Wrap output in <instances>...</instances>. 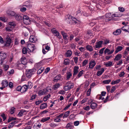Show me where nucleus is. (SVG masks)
Segmentation results:
<instances>
[{
	"instance_id": "1",
	"label": "nucleus",
	"mask_w": 129,
	"mask_h": 129,
	"mask_svg": "<svg viewBox=\"0 0 129 129\" xmlns=\"http://www.w3.org/2000/svg\"><path fill=\"white\" fill-rule=\"evenodd\" d=\"M66 21L68 23L70 24H75L79 23V21L77 19L71 16L68 15L66 16Z\"/></svg>"
},
{
	"instance_id": "2",
	"label": "nucleus",
	"mask_w": 129,
	"mask_h": 129,
	"mask_svg": "<svg viewBox=\"0 0 129 129\" xmlns=\"http://www.w3.org/2000/svg\"><path fill=\"white\" fill-rule=\"evenodd\" d=\"M36 70L35 69L27 70L26 71V76L27 78H30L32 75L36 72Z\"/></svg>"
},
{
	"instance_id": "3",
	"label": "nucleus",
	"mask_w": 129,
	"mask_h": 129,
	"mask_svg": "<svg viewBox=\"0 0 129 129\" xmlns=\"http://www.w3.org/2000/svg\"><path fill=\"white\" fill-rule=\"evenodd\" d=\"M74 87V83L71 82V81L67 82L66 85L63 87V89L66 91H68L73 88Z\"/></svg>"
},
{
	"instance_id": "4",
	"label": "nucleus",
	"mask_w": 129,
	"mask_h": 129,
	"mask_svg": "<svg viewBox=\"0 0 129 129\" xmlns=\"http://www.w3.org/2000/svg\"><path fill=\"white\" fill-rule=\"evenodd\" d=\"M23 22L26 24H29L30 23V20L29 17L26 15H24L23 17Z\"/></svg>"
},
{
	"instance_id": "5",
	"label": "nucleus",
	"mask_w": 129,
	"mask_h": 129,
	"mask_svg": "<svg viewBox=\"0 0 129 129\" xmlns=\"http://www.w3.org/2000/svg\"><path fill=\"white\" fill-rule=\"evenodd\" d=\"M51 31L53 34H54L55 36L61 39V36L60 35V34L59 33V32L55 28L52 29H51Z\"/></svg>"
},
{
	"instance_id": "6",
	"label": "nucleus",
	"mask_w": 129,
	"mask_h": 129,
	"mask_svg": "<svg viewBox=\"0 0 129 129\" xmlns=\"http://www.w3.org/2000/svg\"><path fill=\"white\" fill-rule=\"evenodd\" d=\"M27 49L30 52L33 51L35 49L34 45L31 43L28 44L27 46Z\"/></svg>"
},
{
	"instance_id": "7",
	"label": "nucleus",
	"mask_w": 129,
	"mask_h": 129,
	"mask_svg": "<svg viewBox=\"0 0 129 129\" xmlns=\"http://www.w3.org/2000/svg\"><path fill=\"white\" fill-rule=\"evenodd\" d=\"M11 39L9 36H8L6 38V43L5 44V46L7 47L10 46L11 43Z\"/></svg>"
},
{
	"instance_id": "8",
	"label": "nucleus",
	"mask_w": 129,
	"mask_h": 129,
	"mask_svg": "<svg viewBox=\"0 0 129 129\" xmlns=\"http://www.w3.org/2000/svg\"><path fill=\"white\" fill-rule=\"evenodd\" d=\"M7 57L6 54L4 53L3 52H0V61H2L4 60Z\"/></svg>"
},
{
	"instance_id": "9",
	"label": "nucleus",
	"mask_w": 129,
	"mask_h": 129,
	"mask_svg": "<svg viewBox=\"0 0 129 129\" xmlns=\"http://www.w3.org/2000/svg\"><path fill=\"white\" fill-rule=\"evenodd\" d=\"M96 63L95 61L91 60L90 61L89 63L88 68L92 69L94 67Z\"/></svg>"
},
{
	"instance_id": "10",
	"label": "nucleus",
	"mask_w": 129,
	"mask_h": 129,
	"mask_svg": "<svg viewBox=\"0 0 129 129\" xmlns=\"http://www.w3.org/2000/svg\"><path fill=\"white\" fill-rule=\"evenodd\" d=\"M37 39L35 36H31L29 38V41L31 42L34 43L36 42Z\"/></svg>"
},
{
	"instance_id": "11",
	"label": "nucleus",
	"mask_w": 129,
	"mask_h": 129,
	"mask_svg": "<svg viewBox=\"0 0 129 129\" xmlns=\"http://www.w3.org/2000/svg\"><path fill=\"white\" fill-rule=\"evenodd\" d=\"M86 38L87 39H91L93 38V34L91 30H88L87 31V33L86 35Z\"/></svg>"
},
{
	"instance_id": "12",
	"label": "nucleus",
	"mask_w": 129,
	"mask_h": 129,
	"mask_svg": "<svg viewBox=\"0 0 129 129\" xmlns=\"http://www.w3.org/2000/svg\"><path fill=\"white\" fill-rule=\"evenodd\" d=\"M103 41H99L97 42L95 45V47L96 48L99 49L102 47V45L103 44Z\"/></svg>"
},
{
	"instance_id": "13",
	"label": "nucleus",
	"mask_w": 129,
	"mask_h": 129,
	"mask_svg": "<svg viewBox=\"0 0 129 129\" xmlns=\"http://www.w3.org/2000/svg\"><path fill=\"white\" fill-rule=\"evenodd\" d=\"M62 78H61V76L60 75H59L55 76L54 78L53 81L54 82H56L59 80H61Z\"/></svg>"
},
{
	"instance_id": "14",
	"label": "nucleus",
	"mask_w": 129,
	"mask_h": 129,
	"mask_svg": "<svg viewBox=\"0 0 129 129\" xmlns=\"http://www.w3.org/2000/svg\"><path fill=\"white\" fill-rule=\"evenodd\" d=\"M79 67L77 66H74L73 69V76H75L78 73V70H79Z\"/></svg>"
},
{
	"instance_id": "15",
	"label": "nucleus",
	"mask_w": 129,
	"mask_h": 129,
	"mask_svg": "<svg viewBox=\"0 0 129 129\" xmlns=\"http://www.w3.org/2000/svg\"><path fill=\"white\" fill-rule=\"evenodd\" d=\"M114 51V50L113 49L110 50L109 49L107 48L104 50V53L105 54L107 53L108 55H110L113 53Z\"/></svg>"
},
{
	"instance_id": "16",
	"label": "nucleus",
	"mask_w": 129,
	"mask_h": 129,
	"mask_svg": "<svg viewBox=\"0 0 129 129\" xmlns=\"http://www.w3.org/2000/svg\"><path fill=\"white\" fill-rule=\"evenodd\" d=\"M7 14L8 15L12 16H15L17 14L14 11H7Z\"/></svg>"
},
{
	"instance_id": "17",
	"label": "nucleus",
	"mask_w": 129,
	"mask_h": 129,
	"mask_svg": "<svg viewBox=\"0 0 129 129\" xmlns=\"http://www.w3.org/2000/svg\"><path fill=\"white\" fill-rule=\"evenodd\" d=\"M72 73L71 72H68L66 73V80H69L70 78L72 77Z\"/></svg>"
},
{
	"instance_id": "18",
	"label": "nucleus",
	"mask_w": 129,
	"mask_h": 129,
	"mask_svg": "<svg viewBox=\"0 0 129 129\" xmlns=\"http://www.w3.org/2000/svg\"><path fill=\"white\" fill-rule=\"evenodd\" d=\"M29 88L27 87V85L25 84L23 85L22 87V91H21V92L23 93L25 92Z\"/></svg>"
},
{
	"instance_id": "19",
	"label": "nucleus",
	"mask_w": 129,
	"mask_h": 129,
	"mask_svg": "<svg viewBox=\"0 0 129 129\" xmlns=\"http://www.w3.org/2000/svg\"><path fill=\"white\" fill-rule=\"evenodd\" d=\"M21 63L24 65H25L27 63V59L25 57H22L21 58Z\"/></svg>"
},
{
	"instance_id": "20",
	"label": "nucleus",
	"mask_w": 129,
	"mask_h": 129,
	"mask_svg": "<svg viewBox=\"0 0 129 129\" xmlns=\"http://www.w3.org/2000/svg\"><path fill=\"white\" fill-rule=\"evenodd\" d=\"M15 19L18 21L22 20L23 19V17L21 16L19 14H17L15 16Z\"/></svg>"
},
{
	"instance_id": "21",
	"label": "nucleus",
	"mask_w": 129,
	"mask_h": 129,
	"mask_svg": "<svg viewBox=\"0 0 129 129\" xmlns=\"http://www.w3.org/2000/svg\"><path fill=\"white\" fill-rule=\"evenodd\" d=\"M50 117H45L43 118L42 119L40 120V121L41 122H44L47 121L50 119Z\"/></svg>"
},
{
	"instance_id": "22",
	"label": "nucleus",
	"mask_w": 129,
	"mask_h": 129,
	"mask_svg": "<svg viewBox=\"0 0 129 129\" xmlns=\"http://www.w3.org/2000/svg\"><path fill=\"white\" fill-rule=\"evenodd\" d=\"M2 85L4 87H7L8 85V83L7 80H3L2 81Z\"/></svg>"
},
{
	"instance_id": "23",
	"label": "nucleus",
	"mask_w": 129,
	"mask_h": 129,
	"mask_svg": "<svg viewBox=\"0 0 129 129\" xmlns=\"http://www.w3.org/2000/svg\"><path fill=\"white\" fill-rule=\"evenodd\" d=\"M86 48L87 50L90 52H91L93 50L92 46L89 45L86 46Z\"/></svg>"
},
{
	"instance_id": "24",
	"label": "nucleus",
	"mask_w": 129,
	"mask_h": 129,
	"mask_svg": "<svg viewBox=\"0 0 129 129\" xmlns=\"http://www.w3.org/2000/svg\"><path fill=\"white\" fill-rule=\"evenodd\" d=\"M114 63L112 61H109L106 62L105 66L107 67H111L113 66Z\"/></svg>"
},
{
	"instance_id": "25",
	"label": "nucleus",
	"mask_w": 129,
	"mask_h": 129,
	"mask_svg": "<svg viewBox=\"0 0 129 129\" xmlns=\"http://www.w3.org/2000/svg\"><path fill=\"white\" fill-rule=\"evenodd\" d=\"M105 71L104 68H102L101 71H99L97 72L96 75L99 76L101 75Z\"/></svg>"
},
{
	"instance_id": "26",
	"label": "nucleus",
	"mask_w": 129,
	"mask_h": 129,
	"mask_svg": "<svg viewBox=\"0 0 129 129\" xmlns=\"http://www.w3.org/2000/svg\"><path fill=\"white\" fill-rule=\"evenodd\" d=\"M121 33V30L120 29H118L113 32V34L115 35H118Z\"/></svg>"
},
{
	"instance_id": "27",
	"label": "nucleus",
	"mask_w": 129,
	"mask_h": 129,
	"mask_svg": "<svg viewBox=\"0 0 129 129\" xmlns=\"http://www.w3.org/2000/svg\"><path fill=\"white\" fill-rule=\"evenodd\" d=\"M123 47L121 46H118L116 48L115 51V53H117L118 52L121 51L123 49Z\"/></svg>"
},
{
	"instance_id": "28",
	"label": "nucleus",
	"mask_w": 129,
	"mask_h": 129,
	"mask_svg": "<svg viewBox=\"0 0 129 129\" xmlns=\"http://www.w3.org/2000/svg\"><path fill=\"white\" fill-rule=\"evenodd\" d=\"M25 6L28 8H30L32 6V5L31 4L28 2H26L24 3L22 6Z\"/></svg>"
},
{
	"instance_id": "29",
	"label": "nucleus",
	"mask_w": 129,
	"mask_h": 129,
	"mask_svg": "<svg viewBox=\"0 0 129 129\" xmlns=\"http://www.w3.org/2000/svg\"><path fill=\"white\" fill-rule=\"evenodd\" d=\"M16 122H17L16 121H14L12 122L11 123H10L8 124V127L9 128H12L13 126L16 123Z\"/></svg>"
},
{
	"instance_id": "30",
	"label": "nucleus",
	"mask_w": 129,
	"mask_h": 129,
	"mask_svg": "<svg viewBox=\"0 0 129 129\" xmlns=\"http://www.w3.org/2000/svg\"><path fill=\"white\" fill-rule=\"evenodd\" d=\"M121 54H118L117 55H116L115 58L114 59V60L118 61L120 60L121 57Z\"/></svg>"
},
{
	"instance_id": "31",
	"label": "nucleus",
	"mask_w": 129,
	"mask_h": 129,
	"mask_svg": "<svg viewBox=\"0 0 129 129\" xmlns=\"http://www.w3.org/2000/svg\"><path fill=\"white\" fill-rule=\"evenodd\" d=\"M16 25V24L14 22H11L9 23L8 25L14 28Z\"/></svg>"
},
{
	"instance_id": "32",
	"label": "nucleus",
	"mask_w": 129,
	"mask_h": 129,
	"mask_svg": "<svg viewBox=\"0 0 129 129\" xmlns=\"http://www.w3.org/2000/svg\"><path fill=\"white\" fill-rule=\"evenodd\" d=\"M72 54V52L71 50H69L67 51L66 53V56L67 57L71 56Z\"/></svg>"
},
{
	"instance_id": "33",
	"label": "nucleus",
	"mask_w": 129,
	"mask_h": 129,
	"mask_svg": "<svg viewBox=\"0 0 129 129\" xmlns=\"http://www.w3.org/2000/svg\"><path fill=\"white\" fill-rule=\"evenodd\" d=\"M60 85L59 83H56L55 85H53V88L54 90H56L57 89L60 87Z\"/></svg>"
},
{
	"instance_id": "34",
	"label": "nucleus",
	"mask_w": 129,
	"mask_h": 129,
	"mask_svg": "<svg viewBox=\"0 0 129 129\" xmlns=\"http://www.w3.org/2000/svg\"><path fill=\"white\" fill-rule=\"evenodd\" d=\"M84 72V71L83 70L80 71L79 73H78V74L76 77V78L77 79H78L82 76Z\"/></svg>"
},
{
	"instance_id": "35",
	"label": "nucleus",
	"mask_w": 129,
	"mask_h": 129,
	"mask_svg": "<svg viewBox=\"0 0 129 129\" xmlns=\"http://www.w3.org/2000/svg\"><path fill=\"white\" fill-rule=\"evenodd\" d=\"M47 105L46 103H44L41 105L40 106V108L41 109H45L47 107Z\"/></svg>"
},
{
	"instance_id": "36",
	"label": "nucleus",
	"mask_w": 129,
	"mask_h": 129,
	"mask_svg": "<svg viewBox=\"0 0 129 129\" xmlns=\"http://www.w3.org/2000/svg\"><path fill=\"white\" fill-rule=\"evenodd\" d=\"M121 14L120 13L116 12V13L112 14V17H120L121 16Z\"/></svg>"
},
{
	"instance_id": "37",
	"label": "nucleus",
	"mask_w": 129,
	"mask_h": 129,
	"mask_svg": "<svg viewBox=\"0 0 129 129\" xmlns=\"http://www.w3.org/2000/svg\"><path fill=\"white\" fill-rule=\"evenodd\" d=\"M97 106V105L96 103L93 102L90 105V107L91 109H95Z\"/></svg>"
},
{
	"instance_id": "38",
	"label": "nucleus",
	"mask_w": 129,
	"mask_h": 129,
	"mask_svg": "<svg viewBox=\"0 0 129 129\" xmlns=\"http://www.w3.org/2000/svg\"><path fill=\"white\" fill-rule=\"evenodd\" d=\"M46 93L51 92L52 91L51 88L50 86H48L45 89H44Z\"/></svg>"
},
{
	"instance_id": "39",
	"label": "nucleus",
	"mask_w": 129,
	"mask_h": 129,
	"mask_svg": "<svg viewBox=\"0 0 129 129\" xmlns=\"http://www.w3.org/2000/svg\"><path fill=\"white\" fill-rule=\"evenodd\" d=\"M120 81V79H118L115 80H113L112 82H111V84L112 85H114L119 83Z\"/></svg>"
},
{
	"instance_id": "40",
	"label": "nucleus",
	"mask_w": 129,
	"mask_h": 129,
	"mask_svg": "<svg viewBox=\"0 0 129 129\" xmlns=\"http://www.w3.org/2000/svg\"><path fill=\"white\" fill-rule=\"evenodd\" d=\"M13 29V28L9 25H8V26L6 27V28H5L6 30L7 31H12Z\"/></svg>"
},
{
	"instance_id": "41",
	"label": "nucleus",
	"mask_w": 129,
	"mask_h": 129,
	"mask_svg": "<svg viewBox=\"0 0 129 129\" xmlns=\"http://www.w3.org/2000/svg\"><path fill=\"white\" fill-rule=\"evenodd\" d=\"M50 96L51 95L50 94H48L45 96L43 100L44 102H46L50 98Z\"/></svg>"
},
{
	"instance_id": "42",
	"label": "nucleus",
	"mask_w": 129,
	"mask_h": 129,
	"mask_svg": "<svg viewBox=\"0 0 129 129\" xmlns=\"http://www.w3.org/2000/svg\"><path fill=\"white\" fill-rule=\"evenodd\" d=\"M29 78H27L26 75H23L22 76L21 80L22 81L28 80Z\"/></svg>"
},
{
	"instance_id": "43",
	"label": "nucleus",
	"mask_w": 129,
	"mask_h": 129,
	"mask_svg": "<svg viewBox=\"0 0 129 129\" xmlns=\"http://www.w3.org/2000/svg\"><path fill=\"white\" fill-rule=\"evenodd\" d=\"M96 20V19H93L91 22L89 23V24L91 26H93L94 24H96V22L95 21Z\"/></svg>"
},
{
	"instance_id": "44",
	"label": "nucleus",
	"mask_w": 129,
	"mask_h": 129,
	"mask_svg": "<svg viewBox=\"0 0 129 129\" xmlns=\"http://www.w3.org/2000/svg\"><path fill=\"white\" fill-rule=\"evenodd\" d=\"M66 128L67 129H72L73 128V126L72 124L69 123L67 124Z\"/></svg>"
},
{
	"instance_id": "45",
	"label": "nucleus",
	"mask_w": 129,
	"mask_h": 129,
	"mask_svg": "<svg viewBox=\"0 0 129 129\" xmlns=\"http://www.w3.org/2000/svg\"><path fill=\"white\" fill-rule=\"evenodd\" d=\"M70 111H67L66 112H65V113H64V115L63 116V118H67L68 116H69L70 114Z\"/></svg>"
},
{
	"instance_id": "46",
	"label": "nucleus",
	"mask_w": 129,
	"mask_h": 129,
	"mask_svg": "<svg viewBox=\"0 0 129 129\" xmlns=\"http://www.w3.org/2000/svg\"><path fill=\"white\" fill-rule=\"evenodd\" d=\"M28 51L29 52V51L28 50V49H27L25 47H23L22 49V52L24 54L26 53Z\"/></svg>"
},
{
	"instance_id": "47",
	"label": "nucleus",
	"mask_w": 129,
	"mask_h": 129,
	"mask_svg": "<svg viewBox=\"0 0 129 129\" xmlns=\"http://www.w3.org/2000/svg\"><path fill=\"white\" fill-rule=\"evenodd\" d=\"M46 92L44 89L40 90L39 92V94L40 95H43L46 93Z\"/></svg>"
},
{
	"instance_id": "48",
	"label": "nucleus",
	"mask_w": 129,
	"mask_h": 129,
	"mask_svg": "<svg viewBox=\"0 0 129 129\" xmlns=\"http://www.w3.org/2000/svg\"><path fill=\"white\" fill-rule=\"evenodd\" d=\"M105 16L107 18H111L112 17V14L111 13H108L105 14Z\"/></svg>"
},
{
	"instance_id": "49",
	"label": "nucleus",
	"mask_w": 129,
	"mask_h": 129,
	"mask_svg": "<svg viewBox=\"0 0 129 129\" xmlns=\"http://www.w3.org/2000/svg\"><path fill=\"white\" fill-rule=\"evenodd\" d=\"M44 68L43 67H42L39 70L37 71V73L38 74H40L42 73V72L44 71Z\"/></svg>"
},
{
	"instance_id": "50",
	"label": "nucleus",
	"mask_w": 129,
	"mask_h": 129,
	"mask_svg": "<svg viewBox=\"0 0 129 129\" xmlns=\"http://www.w3.org/2000/svg\"><path fill=\"white\" fill-rule=\"evenodd\" d=\"M128 25H126L123 26L122 27H121V29L123 31H124L125 32H126V30L127 29V28H128Z\"/></svg>"
},
{
	"instance_id": "51",
	"label": "nucleus",
	"mask_w": 129,
	"mask_h": 129,
	"mask_svg": "<svg viewBox=\"0 0 129 129\" xmlns=\"http://www.w3.org/2000/svg\"><path fill=\"white\" fill-rule=\"evenodd\" d=\"M27 87L29 89H30L32 88V84L30 81H29L28 82Z\"/></svg>"
},
{
	"instance_id": "52",
	"label": "nucleus",
	"mask_w": 129,
	"mask_h": 129,
	"mask_svg": "<svg viewBox=\"0 0 129 129\" xmlns=\"http://www.w3.org/2000/svg\"><path fill=\"white\" fill-rule=\"evenodd\" d=\"M15 108L14 107H12L10 109V112L11 114H12L14 113L15 111Z\"/></svg>"
},
{
	"instance_id": "53",
	"label": "nucleus",
	"mask_w": 129,
	"mask_h": 129,
	"mask_svg": "<svg viewBox=\"0 0 129 129\" xmlns=\"http://www.w3.org/2000/svg\"><path fill=\"white\" fill-rule=\"evenodd\" d=\"M64 64L66 65L68 64L69 63V59H66L64 60Z\"/></svg>"
},
{
	"instance_id": "54",
	"label": "nucleus",
	"mask_w": 129,
	"mask_h": 129,
	"mask_svg": "<svg viewBox=\"0 0 129 129\" xmlns=\"http://www.w3.org/2000/svg\"><path fill=\"white\" fill-rule=\"evenodd\" d=\"M14 73V70L12 69L8 72L7 74L8 75H10L13 74Z\"/></svg>"
},
{
	"instance_id": "55",
	"label": "nucleus",
	"mask_w": 129,
	"mask_h": 129,
	"mask_svg": "<svg viewBox=\"0 0 129 129\" xmlns=\"http://www.w3.org/2000/svg\"><path fill=\"white\" fill-rule=\"evenodd\" d=\"M88 62V60H85L83 61L82 63V66H85L87 64Z\"/></svg>"
},
{
	"instance_id": "56",
	"label": "nucleus",
	"mask_w": 129,
	"mask_h": 129,
	"mask_svg": "<svg viewBox=\"0 0 129 129\" xmlns=\"http://www.w3.org/2000/svg\"><path fill=\"white\" fill-rule=\"evenodd\" d=\"M62 36H63V39L64 40H66V42L67 43L68 42V39L67 38L68 37L67 36V35L66 34Z\"/></svg>"
},
{
	"instance_id": "57",
	"label": "nucleus",
	"mask_w": 129,
	"mask_h": 129,
	"mask_svg": "<svg viewBox=\"0 0 129 129\" xmlns=\"http://www.w3.org/2000/svg\"><path fill=\"white\" fill-rule=\"evenodd\" d=\"M58 93L61 94H64L66 93V92L63 90H60L58 92Z\"/></svg>"
},
{
	"instance_id": "58",
	"label": "nucleus",
	"mask_w": 129,
	"mask_h": 129,
	"mask_svg": "<svg viewBox=\"0 0 129 129\" xmlns=\"http://www.w3.org/2000/svg\"><path fill=\"white\" fill-rule=\"evenodd\" d=\"M54 121L56 122H60L61 121L60 119L57 117L54 119Z\"/></svg>"
},
{
	"instance_id": "59",
	"label": "nucleus",
	"mask_w": 129,
	"mask_h": 129,
	"mask_svg": "<svg viewBox=\"0 0 129 129\" xmlns=\"http://www.w3.org/2000/svg\"><path fill=\"white\" fill-rule=\"evenodd\" d=\"M41 124L39 123L38 124H36L34 125V127H36V128L38 129L41 126Z\"/></svg>"
},
{
	"instance_id": "60",
	"label": "nucleus",
	"mask_w": 129,
	"mask_h": 129,
	"mask_svg": "<svg viewBox=\"0 0 129 129\" xmlns=\"http://www.w3.org/2000/svg\"><path fill=\"white\" fill-rule=\"evenodd\" d=\"M24 113V112L22 111H21L20 112H19L18 115V116L19 117H21L22 116Z\"/></svg>"
},
{
	"instance_id": "61",
	"label": "nucleus",
	"mask_w": 129,
	"mask_h": 129,
	"mask_svg": "<svg viewBox=\"0 0 129 129\" xmlns=\"http://www.w3.org/2000/svg\"><path fill=\"white\" fill-rule=\"evenodd\" d=\"M42 101L38 100V101H36L35 102V103L36 105H39L40 104L42 103Z\"/></svg>"
},
{
	"instance_id": "62",
	"label": "nucleus",
	"mask_w": 129,
	"mask_h": 129,
	"mask_svg": "<svg viewBox=\"0 0 129 129\" xmlns=\"http://www.w3.org/2000/svg\"><path fill=\"white\" fill-rule=\"evenodd\" d=\"M118 10L120 11L121 12H123L125 11V9L122 7H119L118 8Z\"/></svg>"
},
{
	"instance_id": "63",
	"label": "nucleus",
	"mask_w": 129,
	"mask_h": 129,
	"mask_svg": "<svg viewBox=\"0 0 129 129\" xmlns=\"http://www.w3.org/2000/svg\"><path fill=\"white\" fill-rule=\"evenodd\" d=\"M111 80H105L103 81V82L105 84H109Z\"/></svg>"
},
{
	"instance_id": "64",
	"label": "nucleus",
	"mask_w": 129,
	"mask_h": 129,
	"mask_svg": "<svg viewBox=\"0 0 129 129\" xmlns=\"http://www.w3.org/2000/svg\"><path fill=\"white\" fill-rule=\"evenodd\" d=\"M91 88H89L87 92V96H89L90 95V93H91Z\"/></svg>"
}]
</instances>
